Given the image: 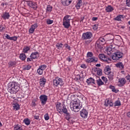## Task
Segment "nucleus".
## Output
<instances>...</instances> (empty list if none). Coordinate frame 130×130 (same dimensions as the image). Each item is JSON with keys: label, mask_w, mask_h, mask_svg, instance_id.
I'll return each instance as SVG.
<instances>
[{"label": "nucleus", "mask_w": 130, "mask_h": 130, "mask_svg": "<svg viewBox=\"0 0 130 130\" xmlns=\"http://www.w3.org/2000/svg\"><path fill=\"white\" fill-rule=\"evenodd\" d=\"M86 62H87V63H92V61H91V58L87 59L86 60Z\"/></svg>", "instance_id": "55"}, {"label": "nucleus", "mask_w": 130, "mask_h": 130, "mask_svg": "<svg viewBox=\"0 0 130 130\" xmlns=\"http://www.w3.org/2000/svg\"><path fill=\"white\" fill-rule=\"evenodd\" d=\"M13 108L15 110H20V105L18 103L14 104Z\"/></svg>", "instance_id": "40"}, {"label": "nucleus", "mask_w": 130, "mask_h": 130, "mask_svg": "<svg viewBox=\"0 0 130 130\" xmlns=\"http://www.w3.org/2000/svg\"><path fill=\"white\" fill-rule=\"evenodd\" d=\"M8 64L9 68H12V67H15L17 64V62L11 61L8 63Z\"/></svg>", "instance_id": "34"}, {"label": "nucleus", "mask_w": 130, "mask_h": 130, "mask_svg": "<svg viewBox=\"0 0 130 130\" xmlns=\"http://www.w3.org/2000/svg\"><path fill=\"white\" fill-rule=\"evenodd\" d=\"M102 79L104 82H105V83L106 84L107 82H108V80L107 79V78L106 77L103 76L102 77Z\"/></svg>", "instance_id": "49"}, {"label": "nucleus", "mask_w": 130, "mask_h": 130, "mask_svg": "<svg viewBox=\"0 0 130 130\" xmlns=\"http://www.w3.org/2000/svg\"><path fill=\"white\" fill-rule=\"evenodd\" d=\"M25 4H26L28 7L31 8V9H35V10L37 9V3H36V2L31 1H26Z\"/></svg>", "instance_id": "8"}, {"label": "nucleus", "mask_w": 130, "mask_h": 130, "mask_svg": "<svg viewBox=\"0 0 130 130\" xmlns=\"http://www.w3.org/2000/svg\"><path fill=\"white\" fill-rule=\"evenodd\" d=\"M86 83L87 85H91V84L95 85V79H93L92 77H90L86 80Z\"/></svg>", "instance_id": "19"}, {"label": "nucleus", "mask_w": 130, "mask_h": 130, "mask_svg": "<svg viewBox=\"0 0 130 130\" xmlns=\"http://www.w3.org/2000/svg\"><path fill=\"white\" fill-rule=\"evenodd\" d=\"M45 83H46V79L44 78V77L40 79V84L41 87H44Z\"/></svg>", "instance_id": "22"}, {"label": "nucleus", "mask_w": 130, "mask_h": 130, "mask_svg": "<svg viewBox=\"0 0 130 130\" xmlns=\"http://www.w3.org/2000/svg\"><path fill=\"white\" fill-rule=\"evenodd\" d=\"M123 55V53L121 52L117 51L113 53V55L112 56V59L113 60H118L119 58H122V56Z\"/></svg>", "instance_id": "6"}, {"label": "nucleus", "mask_w": 130, "mask_h": 130, "mask_svg": "<svg viewBox=\"0 0 130 130\" xmlns=\"http://www.w3.org/2000/svg\"><path fill=\"white\" fill-rule=\"evenodd\" d=\"M126 5L127 7H130V0H126Z\"/></svg>", "instance_id": "56"}, {"label": "nucleus", "mask_w": 130, "mask_h": 130, "mask_svg": "<svg viewBox=\"0 0 130 130\" xmlns=\"http://www.w3.org/2000/svg\"><path fill=\"white\" fill-rule=\"evenodd\" d=\"M67 60L69 61V62H70V61H72V58L69 56L68 58H67Z\"/></svg>", "instance_id": "61"}, {"label": "nucleus", "mask_w": 130, "mask_h": 130, "mask_svg": "<svg viewBox=\"0 0 130 130\" xmlns=\"http://www.w3.org/2000/svg\"><path fill=\"white\" fill-rule=\"evenodd\" d=\"M97 41L100 43H101L103 45H104V44H105V43H106V41H105V39H104V38H100Z\"/></svg>", "instance_id": "30"}, {"label": "nucleus", "mask_w": 130, "mask_h": 130, "mask_svg": "<svg viewBox=\"0 0 130 130\" xmlns=\"http://www.w3.org/2000/svg\"><path fill=\"white\" fill-rule=\"evenodd\" d=\"M2 17L4 20H9V19H10V17H11V15H10V13L5 12L4 13H3Z\"/></svg>", "instance_id": "17"}, {"label": "nucleus", "mask_w": 130, "mask_h": 130, "mask_svg": "<svg viewBox=\"0 0 130 130\" xmlns=\"http://www.w3.org/2000/svg\"><path fill=\"white\" fill-rule=\"evenodd\" d=\"M126 79L128 80V81H130V75L128 74L127 76H126Z\"/></svg>", "instance_id": "62"}, {"label": "nucleus", "mask_w": 130, "mask_h": 130, "mask_svg": "<svg viewBox=\"0 0 130 130\" xmlns=\"http://www.w3.org/2000/svg\"><path fill=\"white\" fill-rule=\"evenodd\" d=\"M82 5L83 2L82 1V0H78V2L76 5V8L77 9V10H79L81 8V6H82Z\"/></svg>", "instance_id": "27"}, {"label": "nucleus", "mask_w": 130, "mask_h": 130, "mask_svg": "<svg viewBox=\"0 0 130 130\" xmlns=\"http://www.w3.org/2000/svg\"><path fill=\"white\" fill-rule=\"evenodd\" d=\"M63 44L61 43H58L56 45V47L57 48V49H61L62 48Z\"/></svg>", "instance_id": "41"}, {"label": "nucleus", "mask_w": 130, "mask_h": 130, "mask_svg": "<svg viewBox=\"0 0 130 130\" xmlns=\"http://www.w3.org/2000/svg\"><path fill=\"white\" fill-rule=\"evenodd\" d=\"M5 29H6V27L4 26L3 25H0V32H3Z\"/></svg>", "instance_id": "52"}, {"label": "nucleus", "mask_w": 130, "mask_h": 130, "mask_svg": "<svg viewBox=\"0 0 130 130\" xmlns=\"http://www.w3.org/2000/svg\"><path fill=\"white\" fill-rule=\"evenodd\" d=\"M52 9H53L52 6L49 5H47V8L46 9V13H51V12L52 11Z\"/></svg>", "instance_id": "26"}, {"label": "nucleus", "mask_w": 130, "mask_h": 130, "mask_svg": "<svg viewBox=\"0 0 130 130\" xmlns=\"http://www.w3.org/2000/svg\"><path fill=\"white\" fill-rule=\"evenodd\" d=\"M64 45L66 48L68 49L69 50H71V46H69L68 44H66Z\"/></svg>", "instance_id": "58"}, {"label": "nucleus", "mask_w": 130, "mask_h": 130, "mask_svg": "<svg viewBox=\"0 0 130 130\" xmlns=\"http://www.w3.org/2000/svg\"><path fill=\"white\" fill-rule=\"evenodd\" d=\"M126 116L128 118H130V111L126 113Z\"/></svg>", "instance_id": "60"}, {"label": "nucleus", "mask_w": 130, "mask_h": 130, "mask_svg": "<svg viewBox=\"0 0 130 130\" xmlns=\"http://www.w3.org/2000/svg\"><path fill=\"white\" fill-rule=\"evenodd\" d=\"M71 16L66 15L63 18V26L66 29H69L71 26Z\"/></svg>", "instance_id": "3"}, {"label": "nucleus", "mask_w": 130, "mask_h": 130, "mask_svg": "<svg viewBox=\"0 0 130 130\" xmlns=\"http://www.w3.org/2000/svg\"><path fill=\"white\" fill-rule=\"evenodd\" d=\"M61 4L63 6H70L73 0H61Z\"/></svg>", "instance_id": "16"}, {"label": "nucleus", "mask_w": 130, "mask_h": 130, "mask_svg": "<svg viewBox=\"0 0 130 130\" xmlns=\"http://www.w3.org/2000/svg\"><path fill=\"white\" fill-rule=\"evenodd\" d=\"M116 68L120 69V70H123V69H124V65L121 62H119L116 63Z\"/></svg>", "instance_id": "21"}, {"label": "nucleus", "mask_w": 130, "mask_h": 130, "mask_svg": "<svg viewBox=\"0 0 130 130\" xmlns=\"http://www.w3.org/2000/svg\"><path fill=\"white\" fill-rule=\"evenodd\" d=\"M6 38H7V39H8V40H13V41H17V40H18V37H10V35L8 34L6 35Z\"/></svg>", "instance_id": "18"}, {"label": "nucleus", "mask_w": 130, "mask_h": 130, "mask_svg": "<svg viewBox=\"0 0 130 130\" xmlns=\"http://www.w3.org/2000/svg\"><path fill=\"white\" fill-rule=\"evenodd\" d=\"M38 101V99H34L32 100L31 102V106L32 107H35L36 106V102Z\"/></svg>", "instance_id": "39"}, {"label": "nucleus", "mask_w": 130, "mask_h": 130, "mask_svg": "<svg viewBox=\"0 0 130 130\" xmlns=\"http://www.w3.org/2000/svg\"><path fill=\"white\" fill-rule=\"evenodd\" d=\"M46 68H47V66L45 64L41 65L39 67V68L43 71H44Z\"/></svg>", "instance_id": "45"}, {"label": "nucleus", "mask_w": 130, "mask_h": 130, "mask_svg": "<svg viewBox=\"0 0 130 130\" xmlns=\"http://www.w3.org/2000/svg\"><path fill=\"white\" fill-rule=\"evenodd\" d=\"M38 27V24L37 23H36L32 25H31L30 28L29 29V33L30 34H33L34 32L35 31V29Z\"/></svg>", "instance_id": "13"}, {"label": "nucleus", "mask_w": 130, "mask_h": 130, "mask_svg": "<svg viewBox=\"0 0 130 130\" xmlns=\"http://www.w3.org/2000/svg\"><path fill=\"white\" fill-rule=\"evenodd\" d=\"M90 58L91 59V62H97L98 61V58H96L95 57H92Z\"/></svg>", "instance_id": "46"}, {"label": "nucleus", "mask_w": 130, "mask_h": 130, "mask_svg": "<svg viewBox=\"0 0 130 130\" xmlns=\"http://www.w3.org/2000/svg\"><path fill=\"white\" fill-rule=\"evenodd\" d=\"M34 118L35 119H37V120H40V119L39 118V116L38 115H34Z\"/></svg>", "instance_id": "57"}, {"label": "nucleus", "mask_w": 130, "mask_h": 130, "mask_svg": "<svg viewBox=\"0 0 130 130\" xmlns=\"http://www.w3.org/2000/svg\"><path fill=\"white\" fill-rule=\"evenodd\" d=\"M123 18V15H119L116 18H114L115 21H118V22L121 21V19Z\"/></svg>", "instance_id": "29"}, {"label": "nucleus", "mask_w": 130, "mask_h": 130, "mask_svg": "<svg viewBox=\"0 0 130 130\" xmlns=\"http://www.w3.org/2000/svg\"><path fill=\"white\" fill-rule=\"evenodd\" d=\"M61 103H57V104H56V109L57 111H59V110L61 109Z\"/></svg>", "instance_id": "36"}, {"label": "nucleus", "mask_w": 130, "mask_h": 130, "mask_svg": "<svg viewBox=\"0 0 130 130\" xmlns=\"http://www.w3.org/2000/svg\"><path fill=\"white\" fill-rule=\"evenodd\" d=\"M110 89H111L112 92H114L115 93H117L118 92V90L115 89V87L112 85H110L109 86Z\"/></svg>", "instance_id": "38"}, {"label": "nucleus", "mask_w": 130, "mask_h": 130, "mask_svg": "<svg viewBox=\"0 0 130 130\" xmlns=\"http://www.w3.org/2000/svg\"><path fill=\"white\" fill-rule=\"evenodd\" d=\"M27 56H26V54L24 53H21L19 55V58L21 60H25Z\"/></svg>", "instance_id": "28"}, {"label": "nucleus", "mask_w": 130, "mask_h": 130, "mask_svg": "<svg viewBox=\"0 0 130 130\" xmlns=\"http://www.w3.org/2000/svg\"><path fill=\"white\" fill-rule=\"evenodd\" d=\"M58 111V113L60 114H61V112H63L64 114H66V119L67 120H70L71 119V114L68 111V109H67V107L66 106H63L62 109L59 110Z\"/></svg>", "instance_id": "5"}, {"label": "nucleus", "mask_w": 130, "mask_h": 130, "mask_svg": "<svg viewBox=\"0 0 130 130\" xmlns=\"http://www.w3.org/2000/svg\"><path fill=\"white\" fill-rule=\"evenodd\" d=\"M47 99H48V96L45 94L41 95L40 96V100L43 105H45V104H46Z\"/></svg>", "instance_id": "9"}, {"label": "nucleus", "mask_w": 130, "mask_h": 130, "mask_svg": "<svg viewBox=\"0 0 130 130\" xmlns=\"http://www.w3.org/2000/svg\"><path fill=\"white\" fill-rule=\"evenodd\" d=\"M37 73L38 75H43V71L40 69V68H38V69L37 70Z\"/></svg>", "instance_id": "47"}, {"label": "nucleus", "mask_w": 130, "mask_h": 130, "mask_svg": "<svg viewBox=\"0 0 130 130\" xmlns=\"http://www.w3.org/2000/svg\"><path fill=\"white\" fill-rule=\"evenodd\" d=\"M87 57H93V53L92 52H88L87 54Z\"/></svg>", "instance_id": "48"}, {"label": "nucleus", "mask_w": 130, "mask_h": 130, "mask_svg": "<svg viewBox=\"0 0 130 130\" xmlns=\"http://www.w3.org/2000/svg\"><path fill=\"white\" fill-rule=\"evenodd\" d=\"M53 23V20H51L50 19H48L47 20V24H48V25H51V24H52Z\"/></svg>", "instance_id": "51"}, {"label": "nucleus", "mask_w": 130, "mask_h": 130, "mask_svg": "<svg viewBox=\"0 0 130 130\" xmlns=\"http://www.w3.org/2000/svg\"><path fill=\"white\" fill-rule=\"evenodd\" d=\"M39 52H35L30 54V57L31 59H37L39 57Z\"/></svg>", "instance_id": "14"}, {"label": "nucleus", "mask_w": 130, "mask_h": 130, "mask_svg": "<svg viewBox=\"0 0 130 130\" xmlns=\"http://www.w3.org/2000/svg\"><path fill=\"white\" fill-rule=\"evenodd\" d=\"M104 73L105 74V75H109V74H111V69L110 68V67L109 66L106 67L104 69Z\"/></svg>", "instance_id": "15"}, {"label": "nucleus", "mask_w": 130, "mask_h": 130, "mask_svg": "<svg viewBox=\"0 0 130 130\" xmlns=\"http://www.w3.org/2000/svg\"><path fill=\"white\" fill-rule=\"evenodd\" d=\"M95 46L96 48L100 49V50H102V48H103V45L101 43L98 42V41L96 42Z\"/></svg>", "instance_id": "20"}, {"label": "nucleus", "mask_w": 130, "mask_h": 130, "mask_svg": "<svg viewBox=\"0 0 130 130\" xmlns=\"http://www.w3.org/2000/svg\"><path fill=\"white\" fill-rule=\"evenodd\" d=\"M33 59H32V58L31 57V58H27V62H29V61H32V60Z\"/></svg>", "instance_id": "63"}, {"label": "nucleus", "mask_w": 130, "mask_h": 130, "mask_svg": "<svg viewBox=\"0 0 130 130\" xmlns=\"http://www.w3.org/2000/svg\"><path fill=\"white\" fill-rule=\"evenodd\" d=\"M114 9H113V7L112 6L109 5L106 8V11L107 13H110V12H112V11H114Z\"/></svg>", "instance_id": "25"}, {"label": "nucleus", "mask_w": 130, "mask_h": 130, "mask_svg": "<svg viewBox=\"0 0 130 130\" xmlns=\"http://www.w3.org/2000/svg\"><path fill=\"white\" fill-rule=\"evenodd\" d=\"M92 21H97V20H98V17H92Z\"/></svg>", "instance_id": "64"}, {"label": "nucleus", "mask_w": 130, "mask_h": 130, "mask_svg": "<svg viewBox=\"0 0 130 130\" xmlns=\"http://www.w3.org/2000/svg\"><path fill=\"white\" fill-rule=\"evenodd\" d=\"M80 67L82 69H87V66L85 64H81Z\"/></svg>", "instance_id": "59"}, {"label": "nucleus", "mask_w": 130, "mask_h": 130, "mask_svg": "<svg viewBox=\"0 0 130 130\" xmlns=\"http://www.w3.org/2000/svg\"><path fill=\"white\" fill-rule=\"evenodd\" d=\"M99 56L100 59L103 60V61H106L107 62L110 61V58H108L107 56H105L104 54H100Z\"/></svg>", "instance_id": "11"}, {"label": "nucleus", "mask_w": 130, "mask_h": 130, "mask_svg": "<svg viewBox=\"0 0 130 130\" xmlns=\"http://www.w3.org/2000/svg\"><path fill=\"white\" fill-rule=\"evenodd\" d=\"M119 83H120L121 86H122L126 83V80H125L124 78H120L119 79Z\"/></svg>", "instance_id": "23"}, {"label": "nucleus", "mask_w": 130, "mask_h": 130, "mask_svg": "<svg viewBox=\"0 0 130 130\" xmlns=\"http://www.w3.org/2000/svg\"><path fill=\"white\" fill-rule=\"evenodd\" d=\"M23 122L25 123L26 125H29L31 123V121L28 118H26L23 120Z\"/></svg>", "instance_id": "37"}, {"label": "nucleus", "mask_w": 130, "mask_h": 130, "mask_svg": "<svg viewBox=\"0 0 130 130\" xmlns=\"http://www.w3.org/2000/svg\"><path fill=\"white\" fill-rule=\"evenodd\" d=\"M107 51L108 52H110V53H111V51L112 52H113V46H112V45H110L109 47H107Z\"/></svg>", "instance_id": "33"}, {"label": "nucleus", "mask_w": 130, "mask_h": 130, "mask_svg": "<svg viewBox=\"0 0 130 130\" xmlns=\"http://www.w3.org/2000/svg\"><path fill=\"white\" fill-rule=\"evenodd\" d=\"M64 83L62 78L57 77L55 79L53 80V85L54 87H58V86H63Z\"/></svg>", "instance_id": "4"}, {"label": "nucleus", "mask_w": 130, "mask_h": 130, "mask_svg": "<svg viewBox=\"0 0 130 130\" xmlns=\"http://www.w3.org/2000/svg\"><path fill=\"white\" fill-rule=\"evenodd\" d=\"M108 78L109 79V81H112L114 78V75L113 74V73H111L108 75Z\"/></svg>", "instance_id": "32"}, {"label": "nucleus", "mask_w": 130, "mask_h": 130, "mask_svg": "<svg viewBox=\"0 0 130 130\" xmlns=\"http://www.w3.org/2000/svg\"><path fill=\"white\" fill-rule=\"evenodd\" d=\"M109 37L110 39L107 41L106 42L108 43H112L113 42V39L114 38V37L112 35H110Z\"/></svg>", "instance_id": "35"}, {"label": "nucleus", "mask_w": 130, "mask_h": 130, "mask_svg": "<svg viewBox=\"0 0 130 130\" xmlns=\"http://www.w3.org/2000/svg\"><path fill=\"white\" fill-rule=\"evenodd\" d=\"M80 116L82 118H87L88 117V111L83 109L80 111Z\"/></svg>", "instance_id": "12"}, {"label": "nucleus", "mask_w": 130, "mask_h": 130, "mask_svg": "<svg viewBox=\"0 0 130 130\" xmlns=\"http://www.w3.org/2000/svg\"><path fill=\"white\" fill-rule=\"evenodd\" d=\"M30 50V47L26 46L23 48V52L24 53H28V51Z\"/></svg>", "instance_id": "42"}, {"label": "nucleus", "mask_w": 130, "mask_h": 130, "mask_svg": "<svg viewBox=\"0 0 130 130\" xmlns=\"http://www.w3.org/2000/svg\"><path fill=\"white\" fill-rule=\"evenodd\" d=\"M98 24H95L93 26V30H97L98 29Z\"/></svg>", "instance_id": "54"}, {"label": "nucleus", "mask_w": 130, "mask_h": 130, "mask_svg": "<svg viewBox=\"0 0 130 130\" xmlns=\"http://www.w3.org/2000/svg\"><path fill=\"white\" fill-rule=\"evenodd\" d=\"M121 105V103H120V101L117 100L114 103V107H116V106H120Z\"/></svg>", "instance_id": "44"}, {"label": "nucleus", "mask_w": 130, "mask_h": 130, "mask_svg": "<svg viewBox=\"0 0 130 130\" xmlns=\"http://www.w3.org/2000/svg\"><path fill=\"white\" fill-rule=\"evenodd\" d=\"M82 107V105H80V103H78V101L74 102L70 104V108L71 110L74 111V112H78Z\"/></svg>", "instance_id": "2"}, {"label": "nucleus", "mask_w": 130, "mask_h": 130, "mask_svg": "<svg viewBox=\"0 0 130 130\" xmlns=\"http://www.w3.org/2000/svg\"><path fill=\"white\" fill-rule=\"evenodd\" d=\"M94 71H95V72H97V75L98 76H102V69L98 68H95Z\"/></svg>", "instance_id": "24"}, {"label": "nucleus", "mask_w": 130, "mask_h": 130, "mask_svg": "<svg viewBox=\"0 0 130 130\" xmlns=\"http://www.w3.org/2000/svg\"><path fill=\"white\" fill-rule=\"evenodd\" d=\"M7 90L11 94H16L20 90V84L16 82H10L8 84Z\"/></svg>", "instance_id": "1"}, {"label": "nucleus", "mask_w": 130, "mask_h": 130, "mask_svg": "<svg viewBox=\"0 0 130 130\" xmlns=\"http://www.w3.org/2000/svg\"><path fill=\"white\" fill-rule=\"evenodd\" d=\"M92 37H93L92 32L91 31H87L82 34V38L83 40H88V39H91Z\"/></svg>", "instance_id": "7"}, {"label": "nucleus", "mask_w": 130, "mask_h": 130, "mask_svg": "<svg viewBox=\"0 0 130 130\" xmlns=\"http://www.w3.org/2000/svg\"><path fill=\"white\" fill-rule=\"evenodd\" d=\"M14 130H23L21 126H20L19 124L14 125Z\"/></svg>", "instance_id": "43"}, {"label": "nucleus", "mask_w": 130, "mask_h": 130, "mask_svg": "<svg viewBox=\"0 0 130 130\" xmlns=\"http://www.w3.org/2000/svg\"><path fill=\"white\" fill-rule=\"evenodd\" d=\"M31 67L30 65H27L24 67V70H26L27 71H29L31 69Z\"/></svg>", "instance_id": "53"}, {"label": "nucleus", "mask_w": 130, "mask_h": 130, "mask_svg": "<svg viewBox=\"0 0 130 130\" xmlns=\"http://www.w3.org/2000/svg\"><path fill=\"white\" fill-rule=\"evenodd\" d=\"M114 104L113 101L112 100L107 99L106 100L105 102V106H106V107H108V106H110V107H113Z\"/></svg>", "instance_id": "10"}, {"label": "nucleus", "mask_w": 130, "mask_h": 130, "mask_svg": "<svg viewBox=\"0 0 130 130\" xmlns=\"http://www.w3.org/2000/svg\"><path fill=\"white\" fill-rule=\"evenodd\" d=\"M44 118L45 120H48V119H49V115H48V113H46L45 114Z\"/></svg>", "instance_id": "50"}, {"label": "nucleus", "mask_w": 130, "mask_h": 130, "mask_svg": "<svg viewBox=\"0 0 130 130\" xmlns=\"http://www.w3.org/2000/svg\"><path fill=\"white\" fill-rule=\"evenodd\" d=\"M96 84L99 87H100V86L104 85V82L102 81V80H101V79L99 78L98 80H96Z\"/></svg>", "instance_id": "31"}]
</instances>
